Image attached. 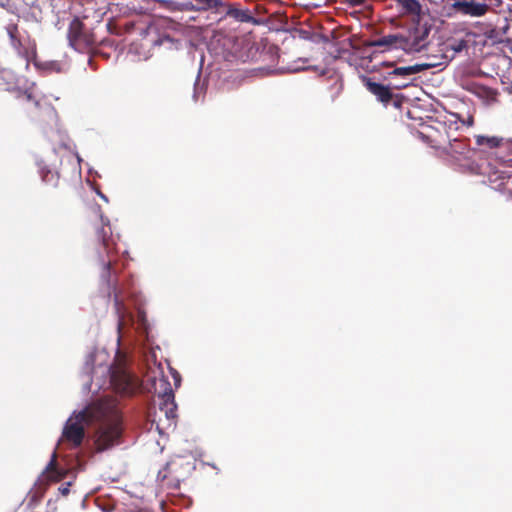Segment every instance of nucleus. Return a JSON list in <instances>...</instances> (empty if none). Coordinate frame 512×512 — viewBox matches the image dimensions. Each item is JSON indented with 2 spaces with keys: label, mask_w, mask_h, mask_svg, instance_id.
<instances>
[{
  "label": "nucleus",
  "mask_w": 512,
  "mask_h": 512,
  "mask_svg": "<svg viewBox=\"0 0 512 512\" xmlns=\"http://www.w3.org/2000/svg\"><path fill=\"white\" fill-rule=\"evenodd\" d=\"M93 419L100 421L94 439L96 451L102 452L114 446L121 435V417L115 408L103 404L84 409L75 417H70L63 428L60 443H67L71 448L81 446L85 437V425Z\"/></svg>",
  "instance_id": "nucleus-1"
},
{
  "label": "nucleus",
  "mask_w": 512,
  "mask_h": 512,
  "mask_svg": "<svg viewBox=\"0 0 512 512\" xmlns=\"http://www.w3.org/2000/svg\"><path fill=\"white\" fill-rule=\"evenodd\" d=\"M93 240L97 247V259L102 266L101 278L107 283L109 289L114 291V307L118 317V329L121 330L126 322V308L116 293V277L114 264L117 262V242L113 236L110 221L102 214L92 225Z\"/></svg>",
  "instance_id": "nucleus-2"
},
{
  "label": "nucleus",
  "mask_w": 512,
  "mask_h": 512,
  "mask_svg": "<svg viewBox=\"0 0 512 512\" xmlns=\"http://www.w3.org/2000/svg\"><path fill=\"white\" fill-rule=\"evenodd\" d=\"M430 30L431 27L427 23L418 20L403 31L366 41L364 46L379 47L382 51L400 49L406 53L420 52L428 45Z\"/></svg>",
  "instance_id": "nucleus-3"
},
{
  "label": "nucleus",
  "mask_w": 512,
  "mask_h": 512,
  "mask_svg": "<svg viewBox=\"0 0 512 512\" xmlns=\"http://www.w3.org/2000/svg\"><path fill=\"white\" fill-rule=\"evenodd\" d=\"M5 99L15 100V106L20 109L31 121L39 124H46L56 116L54 107L46 102L35 99L28 91L20 89H6Z\"/></svg>",
  "instance_id": "nucleus-4"
},
{
  "label": "nucleus",
  "mask_w": 512,
  "mask_h": 512,
  "mask_svg": "<svg viewBox=\"0 0 512 512\" xmlns=\"http://www.w3.org/2000/svg\"><path fill=\"white\" fill-rule=\"evenodd\" d=\"M5 29L11 47L19 57L25 60L26 67H28L29 63L34 61L37 56L36 41L28 33L20 31L15 23L8 24Z\"/></svg>",
  "instance_id": "nucleus-5"
},
{
  "label": "nucleus",
  "mask_w": 512,
  "mask_h": 512,
  "mask_svg": "<svg viewBox=\"0 0 512 512\" xmlns=\"http://www.w3.org/2000/svg\"><path fill=\"white\" fill-rule=\"evenodd\" d=\"M511 162L512 158H504L496 154L493 162L489 163L487 177L493 189L500 192H510L508 186L512 175L510 171Z\"/></svg>",
  "instance_id": "nucleus-6"
},
{
  "label": "nucleus",
  "mask_w": 512,
  "mask_h": 512,
  "mask_svg": "<svg viewBox=\"0 0 512 512\" xmlns=\"http://www.w3.org/2000/svg\"><path fill=\"white\" fill-rule=\"evenodd\" d=\"M67 37L70 46L79 52H88L97 42L92 30L77 17L70 22Z\"/></svg>",
  "instance_id": "nucleus-7"
},
{
  "label": "nucleus",
  "mask_w": 512,
  "mask_h": 512,
  "mask_svg": "<svg viewBox=\"0 0 512 512\" xmlns=\"http://www.w3.org/2000/svg\"><path fill=\"white\" fill-rule=\"evenodd\" d=\"M431 140V145L436 149H441L447 155L455 159L460 156H466L469 153V142L467 139L453 138L448 135H433L431 133L426 135Z\"/></svg>",
  "instance_id": "nucleus-8"
},
{
  "label": "nucleus",
  "mask_w": 512,
  "mask_h": 512,
  "mask_svg": "<svg viewBox=\"0 0 512 512\" xmlns=\"http://www.w3.org/2000/svg\"><path fill=\"white\" fill-rule=\"evenodd\" d=\"M0 6L22 15L27 20L41 22L43 19L40 0H0Z\"/></svg>",
  "instance_id": "nucleus-9"
},
{
  "label": "nucleus",
  "mask_w": 512,
  "mask_h": 512,
  "mask_svg": "<svg viewBox=\"0 0 512 512\" xmlns=\"http://www.w3.org/2000/svg\"><path fill=\"white\" fill-rule=\"evenodd\" d=\"M111 384L118 393L123 395H132L139 387L138 378L120 367L112 370Z\"/></svg>",
  "instance_id": "nucleus-10"
},
{
  "label": "nucleus",
  "mask_w": 512,
  "mask_h": 512,
  "mask_svg": "<svg viewBox=\"0 0 512 512\" xmlns=\"http://www.w3.org/2000/svg\"><path fill=\"white\" fill-rule=\"evenodd\" d=\"M159 385L162 389L157 388V383H154V391L161 398L160 410L164 411L167 418H174L176 412V404L174 401V393L170 383L165 378L159 379Z\"/></svg>",
  "instance_id": "nucleus-11"
},
{
  "label": "nucleus",
  "mask_w": 512,
  "mask_h": 512,
  "mask_svg": "<svg viewBox=\"0 0 512 512\" xmlns=\"http://www.w3.org/2000/svg\"><path fill=\"white\" fill-rule=\"evenodd\" d=\"M452 9L464 16L482 17L487 13V4L484 0H455Z\"/></svg>",
  "instance_id": "nucleus-12"
},
{
  "label": "nucleus",
  "mask_w": 512,
  "mask_h": 512,
  "mask_svg": "<svg viewBox=\"0 0 512 512\" xmlns=\"http://www.w3.org/2000/svg\"><path fill=\"white\" fill-rule=\"evenodd\" d=\"M363 82L366 89L384 105H387L393 99V93L390 87L377 83L373 81L372 78L368 77H365Z\"/></svg>",
  "instance_id": "nucleus-13"
},
{
  "label": "nucleus",
  "mask_w": 512,
  "mask_h": 512,
  "mask_svg": "<svg viewBox=\"0 0 512 512\" xmlns=\"http://www.w3.org/2000/svg\"><path fill=\"white\" fill-rule=\"evenodd\" d=\"M393 1L400 8V10L403 14L413 16L412 22H416L419 20L421 23H423L422 20L420 19L422 6L418 0H393ZM412 24L413 23H411V25Z\"/></svg>",
  "instance_id": "nucleus-14"
},
{
  "label": "nucleus",
  "mask_w": 512,
  "mask_h": 512,
  "mask_svg": "<svg viewBox=\"0 0 512 512\" xmlns=\"http://www.w3.org/2000/svg\"><path fill=\"white\" fill-rule=\"evenodd\" d=\"M442 64V62H433V63H422V64H415L411 66H405V67H397L394 70H392L389 75L390 76H410L419 72H422L424 70L430 69L432 67H435L437 65Z\"/></svg>",
  "instance_id": "nucleus-15"
},
{
  "label": "nucleus",
  "mask_w": 512,
  "mask_h": 512,
  "mask_svg": "<svg viewBox=\"0 0 512 512\" xmlns=\"http://www.w3.org/2000/svg\"><path fill=\"white\" fill-rule=\"evenodd\" d=\"M476 144L478 146H486L488 148H499L505 146L509 151L511 148V141L507 140L504 142L503 138L497 136H476Z\"/></svg>",
  "instance_id": "nucleus-16"
},
{
  "label": "nucleus",
  "mask_w": 512,
  "mask_h": 512,
  "mask_svg": "<svg viewBox=\"0 0 512 512\" xmlns=\"http://www.w3.org/2000/svg\"><path fill=\"white\" fill-rule=\"evenodd\" d=\"M47 479L53 482L61 481L66 476V471L57 467V453L53 452L52 457L45 469Z\"/></svg>",
  "instance_id": "nucleus-17"
},
{
  "label": "nucleus",
  "mask_w": 512,
  "mask_h": 512,
  "mask_svg": "<svg viewBox=\"0 0 512 512\" xmlns=\"http://www.w3.org/2000/svg\"><path fill=\"white\" fill-rule=\"evenodd\" d=\"M39 173H40L42 181L45 184L50 185L52 187L58 186V183H59L58 172L52 171V170L48 169L47 167H41Z\"/></svg>",
  "instance_id": "nucleus-18"
},
{
  "label": "nucleus",
  "mask_w": 512,
  "mask_h": 512,
  "mask_svg": "<svg viewBox=\"0 0 512 512\" xmlns=\"http://www.w3.org/2000/svg\"><path fill=\"white\" fill-rule=\"evenodd\" d=\"M343 81L339 78H332L331 84L327 89L328 97L331 101H335L343 91Z\"/></svg>",
  "instance_id": "nucleus-19"
},
{
  "label": "nucleus",
  "mask_w": 512,
  "mask_h": 512,
  "mask_svg": "<svg viewBox=\"0 0 512 512\" xmlns=\"http://www.w3.org/2000/svg\"><path fill=\"white\" fill-rule=\"evenodd\" d=\"M510 28V25L508 23V18L505 17L504 18V24L503 26H496L492 31H491V37H494L496 39H498L499 42H502L503 39H502V35L506 34L507 31L509 30Z\"/></svg>",
  "instance_id": "nucleus-20"
},
{
  "label": "nucleus",
  "mask_w": 512,
  "mask_h": 512,
  "mask_svg": "<svg viewBox=\"0 0 512 512\" xmlns=\"http://www.w3.org/2000/svg\"><path fill=\"white\" fill-rule=\"evenodd\" d=\"M484 2H486V4H487V12L489 10H493L497 13L502 12V8H501L503 5L502 0H484Z\"/></svg>",
  "instance_id": "nucleus-21"
},
{
  "label": "nucleus",
  "mask_w": 512,
  "mask_h": 512,
  "mask_svg": "<svg viewBox=\"0 0 512 512\" xmlns=\"http://www.w3.org/2000/svg\"><path fill=\"white\" fill-rule=\"evenodd\" d=\"M197 2L204 5L205 8H212L217 6L216 0H196Z\"/></svg>",
  "instance_id": "nucleus-22"
},
{
  "label": "nucleus",
  "mask_w": 512,
  "mask_h": 512,
  "mask_svg": "<svg viewBox=\"0 0 512 512\" xmlns=\"http://www.w3.org/2000/svg\"><path fill=\"white\" fill-rule=\"evenodd\" d=\"M70 485H71V482H67V483H65V484L61 485V486L59 487V489H58V490H59V492H60L63 496H67V495L69 494V492H70V489H69Z\"/></svg>",
  "instance_id": "nucleus-23"
},
{
  "label": "nucleus",
  "mask_w": 512,
  "mask_h": 512,
  "mask_svg": "<svg viewBox=\"0 0 512 512\" xmlns=\"http://www.w3.org/2000/svg\"><path fill=\"white\" fill-rule=\"evenodd\" d=\"M350 4L353 6H360L364 4L365 0H349Z\"/></svg>",
  "instance_id": "nucleus-24"
},
{
  "label": "nucleus",
  "mask_w": 512,
  "mask_h": 512,
  "mask_svg": "<svg viewBox=\"0 0 512 512\" xmlns=\"http://www.w3.org/2000/svg\"><path fill=\"white\" fill-rule=\"evenodd\" d=\"M464 45H465V43H464L463 41H461V43L459 44V46H458V47H456V48H454V50H455V51H460V50L463 48V46H464Z\"/></svg>",
  "instance_id": "nucleus-25"
},
{
  "label": "nucleus",
  "mask_w": 512,
  "mask_h": 512,
  "mask_svg": "<svg viewBox=\"0 0 512 512\" xmlns=\"http://www.w3.org/2000/svg\"><path fill=\"white\" fill-rule=\"evenodd\" d=\"M467 123H468L469 125H472V124H473V118H472V117H470V119H469V120H467Z\"/></svg>",
  "instance_id": "nucleus-26"
},
{
  "label": "nucleus",
  "mask_w": 512,
  "mask_h": 512,
  "mask_svg": "<svg viewBox=\"0 0 512 512\" xmlns=\"http://www.w3.org/2000/svg\"><path fill=\"white\" fill-rule=\"evenodd\" d=\"M179 375L177 374V377H175L176 384L179 382Z\"/></svg>",
  "instance_id": "nucleus-27"
},
{
  "label": "nucleus",
  "mask_w": 512,
  "mask_h": 512,
  "mask_svg": "<svg viewBox=\"0 0 512 512\" xmlns=\"http://www.w3.org/2000/svg\"><path fill=\"white\" fill-rule=\"evenodd\" d=\"M407 84H403V85H399V86H396V88H401V87H406Z\"/></svg>",
  "instance_id": "nucleus-28"
},
{
  "label": "nucleus",
  "mask_w": 512,
  "mask_h": 512,
  "mask_svg": "<svg viewBox=\"0 0 512 512\" xmlns=\"http://www.w3.org/2000/svg\"><path fill=\"white\" fill-rule=\"evenodd\" d=\"M441 128L445 131L446 130L445 124H441Z\"/></svg>",
  "instance_id": "nucleus-29"
}]
</instances>
